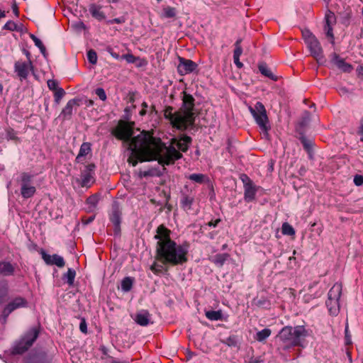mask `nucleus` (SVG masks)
Returning <instances> with one entry per match:
<instances>
[{"label": "nucleus", "mask_w": 363, "mask_h": 363, "mask_svg": "<svg viewBox=\"0 0 363 363\" xmlns=\"http://www.w3.org/2000/svg\"><path fill=\"white\" fill-rule=\"evenodd\" d=\"M150 270L154 272L155 274H158L160 272H161L162 269V264H159L156 262H154L151 266H150Z\"/></svg>", "instance_id": "obj_56"}, {"label": "nucleus", "mask_w": 363, "mask_h": 363, "mask_svg": "<svg viewBox=\"0 0 363 363\" xmlns=\"http://www.w3.org/2000/svg\"><path fill=\"white\" fill-rule=\"evenodd\" d=\"M187 178L198 184H203L208 180L207 176L203 174H191Z\"/></svg>", "instance_id": "obj_36"}, {"label": "nucleus", "mask_w": 363, "mask_h": 363, "mask_svg": "<svg viewBox=\"0 0 363 363\" xmlns=\"http://www.w3.org/2000/svg\"><path fill=\"white\" fill-rule=\"evenodd\" d=\"M125 18L123 17H120V18H113V19H111V20H108L107 21V23L108 24H113V23H118V24H121V23H125Z\"/></svg>", "instance_id": "obj_61"}, {"label": "nucleus", "mask_w": 363, "mask_h": 363, "mask_svg": "<svg viewBox=\"0 0 363 363\" xmlns=\"http://www.w3.org/2000/svg\"><path fill=\"white\" fill-rule=\"evenodd\" d=\"M121 208L118 201H113L111 206V211L109 218L114 225V234L118 235L121 233Z\"/></svg>", "instance_id": "obj_8"}, {"label": "nucleus", "mask_w": 363, "mask_h": 363, "mask_svg": "<svg viewBox=\"0 0 363 363\" xmlns=\"http://www.w3.org/2000/svg\"><path fill=\"white\" fill-rule=\"evenodd\" d=\"M42 258L48 265H56L62 268L65 265L64 258L57 254L52 255L47 254L44 250L41 251Z\"/></svg>", "instance_id": "obj_15"}, {"label": "nucleus", "mask_w": 363, "mask_h": 363, "mask_svg": "<svg viewBox=\"0 0 363 363\" xmlns=\"http://www.w3.org/2000/svg\"><path fill=\"white\" fill-rule=\"evenodd\" d=\"M141 106H142V109L140 111L139 115L140 116H144L147 114V108L149 106H148V104L145 101L142 103Z\"/></svg>", "instance_id": "obj_62"}, {"label": "nucleus", "mask_w": 363, "mask_h": 363, "mask_svg": "<svg viewBox=\"0 0 363 363\" xmlns=\"http://www.w3.org/2000/svg\"><path fill=\"white\" fill-rule=\"evenodd\" d=\"M99 199L97 195H92V196H89V198H87L86 202L90 206H91L93 207H96L99 202Z\"/></svg>", "instance_id": "obj_52"}, {"label": "nucleus", "mask_w": 363, "mask_h": 363, "mask_svg": "<svg viewBox=\"0 0 363 363\" xmlns=\"http://www.w3.org/2000/svg\"><path fill=\"white\" fill-rule=\"evenodd\" d=\"M91 152V144L89 142L83 143L79 148V153L76 157L75 161L77 163L82 162V158Z\"/></svg>", "instance_id": "obj_22"}, {"label": "nucleus", "mask_w": 363, "mask_h": 363, "mask_svg": "<svg viewBox=\"0 0 363 363\" xmlns=\"http://www.w3.org/2000/svg\"><path fill=\"white\" fill-rule=\"evenodd\" d=\"M113 134L127 145V150L130 154L128 162L133 167L138 162L157 160V153L160 150V146L150 151L148 145L149 135L145 131L134 137L133 129L128 124L123 123L118 125Z\"/></svg>", "instance_id": "obj_1"}, {"label": "nucleus", "mask_w": 363, "mask_h": 363, "mask_svg": "<svg viewBox=\"0 0 363 363\" xmlns=\"http://www.w3.org/2000/svg\"><path fill=\"white\" fill-rule=\"evenodd\" d=\"M33 69L26 62L16 61L14 64V72L22 81L27 79L29 70Z\"/></svg>", "instance_id": "obj_16"}, {"label": "nucleus", "mask_w": 363, "mask_h": 363, "mask_svg": "<svg viewBox=\"0 0 363 363\" xmlns=\"http://www.w3.org/2000/svg\"><path fill=\"white\" fill-rule=\"evenodd\" d=\"M173 108L168 106L165 108L164 116L166 119L169 121L171 125L177 129L178 124L181 125L182 118L180 116V112L172 113Z\"/></svg>", "instance_id": "obj_17"}, {"label": "nucleus", "mask_w": 363, "mask_h": 363, "mask_svg": "<svg viewBox=\"0 0 363 363\" xmlns=\"http://www.w3.org/2000/svg\"><path fill=\"white\" fill-rule=\"evenodd\" d=\"M76 277V272L72 268H69L67 273L64 274L62 276V280L66 281V282L69 285L72 286L74 281V279Z\"/></svg>", "instance_id": "obj_32"}, {"label": "nucleus", "mask_w": 363, "mask_h": 363, "mask_svg": "<svg viewBox=\"0 0 363 363\" xmlns=\"http://www.w3.org/2000/svg\"><path fill=\"white\" fill-rule=\"evenodd\" d=\"M28 305V301L26 298L18 296L10 301L5 307H4V313L5 315H10L13 311L21 308H25Z\"/></svg>", "instance_id": "obj_14"}, {"label": "nucleus", "mask_w": 363, "mask_h": 363, "mask_svg": "<svg viewBox=\"0 0 363 363\" xmlns=\"http://www.w3.org/2000/svg\"><path fill=\"white\" fill-rule=\"evenodd\" d=\"M176 9L167 6L163 9V16L165 18H174L176 16Z\"/></svg>", "instance_id": "obj_45"}, {"label": "nucleus", "mask_w": 363, "mask_h": 363, "mask_svg": "<svg viewBox=\"0 0 363 363\" xmlns=\"http://www.w3.org/2000/svg\"><path fill=\"white\" fill-rule=\"evenodd\" d=\"M271 333L272 331L269 328H264L256 333L255 339L258 342H262L270 336Z\"/></svg>", "instance_id": "obj_34"}, {"label": "nucleus", "mask_w": 363, "mask_h": 363, "mask_svg": "<svg viewBox=\"0 0 363 363\" xmlns=\"http://www.w3.org/2000/svg\"><path fill=\"white\" fill-rule=\"evenodd\" d=\"M333 26L325 25L323 30H324L326 37L329 39L330 43L334 45L335 44V36L333 34Z\"/></svg>", "instance_id": "obj_40"}, {"label": "nucleus", "mask_w": 363, "mask_h": 363, "mask_svg": "<svg viewBox=\"0 0 363 363\" xmlns=\"http://www.w3.org/2000/svg\"><path fill=\"white\" fill-rule=\"evenodd\" d=\"M258 69L260 73L264 77H268L273 81H277L278 77L272 73L265 62H259L258 65Z\"/></svg>", "instance_id": "obj_28"}, {"label": "nucleus", "mask_w": 363, "mask_h": 363, "mask_svg": "<svg viewBox=\"0 0 363 363\" xmlns=\"http://www.w3.org/2000/svg\"><path fill=\"white\" fill-rule=\"evenodd\" d=\"M77 101L78 100L77 99H71L69 100L66 106H65V108L62 109V112H61V115L63 116L64 119H69L72 115V109H73V106L75 105V104H77Z\"/></svg>", "instance_id": "obj_25"}, {"label": "nucleus", "mask_w": 363, "mask_h": 363, "mask_svg": "<svg viewBox=\"0 0 363 363\" xmlns=\"http://www.w3.org/2000/svg\"><path fill=\"white\" fill-rule=\"evenodd\" d=\"M36 189L32 185H21V194L23 199L31 198L35 193Z\"/></svg>", "instance_id": "obj_29"}, {"label": "nucleus", "mask_w": 363, "mask_h": 363, "mask_svg": "<svg viewBox=\"0 0 363 363\" xmlns=\"http://www.w3.org/2000/svg\"><path fill=\"white\" fill-rule=\"evenodd\" d=\"M299 140L301 144L303 146L304 150L308 152L309 158L312 159V148H313V141L310 139H308L305 135L304 133L300 132Z\"/></svg>", "instance_id": "obj_26"}, {"label": "nucleus", "mask_w": 363, "mask_h": 363, "mask_svg": "<svg viewBox=\"0 0 363 363\" xmlns=\"http://www.w3.org/2000/svg\"><path fill=\"white\" fill-rule=\"evenodd\" d=\"M100 9L101 6L94 4H91L89 9L91 16L99 21L104 20L106 17L104 12L101 11Z\"/></svg>", "instance_id": "obj_30"}, {"label": "nucleus", "mask_w": 363, "mask_h": 363, "mask_svg": "<svg viewBox=\"0 0 363 363\" xmlns=\"http://www.w3.org/2000/svg\"><path fill=\"white\" fill-rule=\"evenodd\" d=\"M179 115L182 118V121L181 125L178 124L177 130L184 131L194 125L195 116L193 111H184L183 113L180 112Z\"/></svg>", "instance_id": "obj_13"}, {"label": "nucleus", "mask_w": 363, "mask_h": 363, "mask_svg": "<svg viewBox=\"0 0 363 363\" xmlns=\"http://www.w3.org/2000/svg\"><path fill=\"white\" fill-rule=\"evenodd\" d=\"M194 202V195L192 191L189 189L188 186L185 185L184 189L180 192V206L183 210L188 211L191 209Z\"/></svg>", "instance_id": "obj_11"}, {"label": "nucleus", "mask_w": 363, "mask_h": 363, "mask_svg": "<svg viewBox=\"0 0 363 363\" xmlns=\"http://www.w3.org/2000/svg\"><path fill=\"white\" fill-rule=\"evenodd\" d=\"M95 93L101 101H105L106 100V99H107L106 94L103 88H101V87L97 88L95 90Z\"/></svg>", "instance_id": "obj_53"}, {"label": "nucleus", "mask_w": 363, "mask_h": 363, "mask_svg": "<svg viewBox=\"0 0 363 363\" xmlns=\"http://www.w3.org/2000/svg\"><path fill=\"white\" fill-rule=\"evenodd\" d=\"M241 42H242V38H238L234 44L235 50L233 51V57H240V55H242V48L240 45Z\"/></svg>", "instance_id": "obj_43"}, {"label": "nucleus", "mask_w": 363, "mask_h": 363, "mask_svg": "<svg viewBox=\"0 0 363 363\" xmlns=\"http://www.w3.org/2000/svg\"><path fill=\"white\" fill-rule=\"evenodd\" d=\"M248 109L260 129L267 133L270 129V125L269 124L267 111L263 104L260 101H257L254 107L249 106Z\"/></svg>", "instance_id": "obj_6"}, {"label": "nucleus", "mask_w": 363, "mask_h": 363, "mask_svg": "<svg viewBox=\"0 0 363 363\" xmlns=\"http://www.w3.org/2000/svg\"><path fill=\"white\" fill-rule=\"evenodd\" d=\"M3 28L5 30L13 31L17 30V25L13 21H9L4 26Z\"/></svg>", "instance_id": "obj_54"}, {"label": "nucleus", "mask_w": 363, "mask_h": 363, "mask_svg": "<svg viewBox=\"0 0 363 363\" xmlns=\"http://www.w3.org/2000/svg\"><path fill=\"white\" fill-rule=\"evenodd\" d=\"M220 342L230 347L240 348L241 338L236 335H230L225 340H221Z\"/></svg>", "instance_id": "obj_24"}, {"label": "nucleus", "mask_w": 363, "mask_h": 363, "mask_svg": "<svg viewBox=\"0 0 363 363\" xmlns=\"http://www.w3.org/2000/svg\"><path fill=\"white\" fill-rule=\"evenodd\" d=\"M39 335L36 328L29 329L21 338L15 343L12 349L13 354H21L26 352L34 343Z\"/></svg>", "instance_id": "obj_5"}, {"label": "nucleus", "mask_w": 363, "mask_h": 363, "mask_svg": "<svg viewBox=\"0 0 363 363\" xmlns=\"http://www.w3.org/2000/svg\"><path fill=\"white\" fill-rule=\"evenodd\" d=\"M87 59L90 64L95 65L97 62V54L94 50H89L87 52Z\"/></svg>", "instance_id": "obj_47"}, {"label": "nucleus", "mask_w": 363, "mask_h": 363, "mask_svg": "<svg viewBox=\"0 0 363 363\" xmlns=\"http://www.w3.org/2000/svg\"><path fill=\"white\" fill-rule=\"evenodd\" d=\"M15 267L8 261L0 262V275L4 277H9L14 274Z\"/></svg>", "instance_id": "obj_21"}, {"label": "nucleus", "mask_w": 363, "mask_h": 363, "mask_svg": "<svg viewBox=\"0 0 363 363\" xmlns=\"http://www.w3.org/2000/svg\"><path fill=\"white\" fill-rule=\"evenodd\" d=\"M182 101L184 111H194V99L191 94L184 91Z\"/></svg>", "instance_id": "obj_27"}, {"label": "nucleus", "mask_w": 363, "mask_h": 363, "mask_svg": "<svg viewBox=\"0 0 363 363\" xmlns=\"http://www.w3.org/2000/svg\"><path fill=\"white\" fill-rule=\"evenodd\" d=\"M240 179L243 184L244 188L245 186H250L254 184L253 182L252 181V179L245 174H240Z\"/></svg>", "instance_id": "obj_50"}, {"label": "nucleus", "mask_w": 363, "mask_h": 363, "mask_svg": "<svg viewBox=\"0 0 363 363\" xmlns=\"http://www.w3.org/2000/svg\"><path fill=\"white\" fill-rule=\"evenodd\" d=\"M308 333L304 326H285L277 335L278 340L282 344L284 350L301 346L302 341L307 337Z\"/></svg>", "instance_id": "obj_4"}, {"label": "nucleus", "mask_w": 363, "mask_h": 363, "mask_svg": "<svg viewBox=\"0 0 363 363\" xmlns=\"http://www.w3.org/2000/svg\"><path fill=\"white\" fill-rule=\"evenodd\" d=\"M65 91L62 88H59L57 90L55 91L54 94V101L55 102L58 104L62 97L65 96Z\"/></svg>", "instance_id": "obj_46"}, {"label": "nucleus", "mask_w": 363, "mask_h": 363, "mask_svg": "<svg viewBox=\"0 0 363 363\" xmlns=\"http://www.w3.org/2000/svg\"><path fill=\"white\" fill-rule=\"evenodd\" d=\"M354 183L357 186H362L363 184V176L361 174H356L354 177Z\"/></svg>", "instance_id": "obj_60"}, {"label": "nucleus", "mask_w": 363, "mask_h": 363, "mask_svg": "<svg viewBox=\"0 0 363 363\" xmlns=\"http://www.w3.org/2000/svg\"><path fill=\"white\" fill-rule=\"evenodd\" d=\"M309 118L306 117L303 118L301 121L298 123L296 127V131L300 134V132L303 133L305 127L308 124Z\"/></svg>", "instance_id": "obj_49"}, {"label": "nucleus", "mask_w": 363, "mask_h": 363, "mask_svg": "<svg viewBox=\"0 0 363 363\" xmlns=\"http://www.w3.org/2000/svg\"><path fill=\"white\" fill-rule=\"evenodd\" d=\"M48 88L52 91H55L58 87V82L55 79H48L47 82Z\"/></svg>", "instance_id": "obj_55"}, {"label": "nucleus", "mask_w": 363, "mask_h": 363, "mask_svg": "<svg viewBox=\"0 0 363 363\" xmlns=\"http://www.w3.org/2000/svg\"><path fill=\"white\" fill-rule=\"evenodd\" d=\"M106 51L116 60H122V55L113 52V48L111 47L106 48Z\"/></svg>", "instance_id": "obj_58"}, {"label": "nucleus", "mask_w": 363, "mask_h": 363, "mask_svg": "<svg viewBox=\"0 0 363 363\" xmlns=\"http://www.w3.org/2000/svg\"><path fill=\"white\" fill-rule=\"evenodd\" d=\"M198 65L194 61L185 59L184 57H179V65L177 66V71L180 75H186L196 71Z\"/></svg>", "instance_id": "obj_10"}, {"label": "nucleus", "mask_w": 363, "mask_h": 363, "mask_svg": "<svg viewBox=\"0 0 363 363\" xmlns=\"http://www.w3.org/2000/svg\"><path fill=\"white\" fill-rule=\"evenodd\" d=\"M342 294V286L340 284H335L329 290L328 294V300L325 302L326 306L330 315H337L340 311L339 300Z\"/></svg>", "instance_id": "obj_7"}, {"label": "nucleus", "mask_w": 363, "mask_h": 363, "mask_svg": "<svg viewBox=\"0 0 363 363\" xmlns=\"http://www.w3.org/2000/svg\"><path fill=\"white\" fill-rule=\"evenodd\" d=\"M192 142V138L186 135H182L179 140L176 138L171 140V144L167 146L165 144L160 145V150L157 153L158 163L164 165H171L174 164L175 161L182 158L183 155L179 152L174 145L183 152H186L190 144Z\"/></svg>", "instance_id": "obj_3"}, {"label": "nucleus", "mask_w": 363, "mask_h": 363, "mask_svg": "<svg viewBox=\"0 0 363 363\" xmlns=\"http://www.w3.org/2000/svg\"><path fill=\"white\" fill-rule=\"evenodd\" d=\"M357 135H363V116L360 118L359 121V125L357 129Z\"/></svg>", "instance_id": "obj_64"}, {"label": "nucleus", "mask_w": 363, "mask_h": 363, "mask_svg": "<svg viewBox=\"0 0 363 363\" xmlns=\"http://www.w3.org/2000/svg\"><path fill=\"white\" fill-rule=\"evenodd\" d=\"M331 62L344 72L349 73L352 70V66L346 62L345 60L341 58L337 53H333L331 55Z\"/></svg>", "instance_id": "obj_18"}, {"label": "nucleus", "mask_w": 363, "mask_h": 363, "mask_svg": "<svg viewBox=\"0 0 363 363\" xmlns=\"http://www.w3.org/2000/svg\"><path fill=\"white\" fill-rule=\"evenodd\" d=\"M16 134V132L13 128H9L6 130V137L9 140L18 139Z\"/></svg>", "instance_id": "obj_51"}, {"label": "nucleus", "mask_w": 363, "mask_h": 363, "mask_svg": "<svg viewBox=\"0 0 363 363\" xmlns=\"http://www.w3.org/2000/svg\"><path fill=\"white\" fill-rule=\"evenodd\" d=\"M253 302L259 308H268L270 306V302L265 297L255 298Z\"/></svg>", "instance_id": "obj_41"}, {"label": "nucleus", "mask_w": 363, "mask_h": 363, "mask_svg": "<svg viewBox=\"0 0 363 363\" xmlns=\"http://www.w3.org/2000/svg\"><path fill=\"white\" fill-rule=\"evenodd\" d=\"M79 330L83 333L86 334L87 333V325L85 319L84 318L80 322Z\"/></svg>", "instance_id": "obj_63"}, {"label": "nucleus", "mask_w": 363, "mask_h": 363, "mask_svg": "<svg viewBox=\"0 0 363 363\" xmlns=\"http://www.w3.org/2000/svg\"><path fill=\"white\" fill-rule=\"evenodd\" d=\"M306 45L311 52V55L315 58L319 64H323L325 61L323 50L320 43L316 37L306 43Z\"/></svg>", "instance_id": "obj_9"}, {"label": "nucleus", "mask_w": 363, "mask_h": 363, "mask_svg": "<svg viewBox=\"0 0 363 363\" xmlns=\"http://www.w3.org/2000/svg\"><path fill=\"white\" fill-rule=\"evenodd\" d=\"M156 257L163 264L182 265L188 260L189 245H178L170 238V230L161 225L156 230Z\"/></svg>", "instance_id": "obj_2"}, {"label": "nucleus", "mask_w": 363, "mask_h": 363, "mask_svg": "<svg viewBox=\"0 0 363 363\" xmlns=\"http://www.w3.org/2000/svg\"><path fill=\"white\" fill-rule=\"evenodd\" d=\"M325 25L334 26L336 23V16L330 10L328 9L325 15Z\"/></svg>", "instance_id": "obj_39"}, {"label": "nucleus", "mask_w": 363, "mask_h": 363, "mask_svg": "<svg viewBox=\"0 0 363 363\" xmlns=\"http://www.w3.org/2000/svg\"><path fill=\"white\" fill-rule=\"evenodd\" d=\"M33 178V175H32L28 172H23L21 174V185H30Z\"/></svg>", "instance_id": "obj_42"}, {"label": "nucleus", "mask_w": 363, "mask_h": 363, "mask_svg": "<svg viewBox=\"0 0 363 363\" xmlns=\"http://www.w3.org/2000/svg\"><path fill=\"white\" fill-rule=\"evenodd\" d=\"M48 355L45 352L30 354L27 363H49Z\"/></svg>", "instance_id": "obj_20"}, {"label": "nucleus", "mask_w": 363, "mask_h": 363, "mask_svg": "<svg viewBox=\"0 0 363 363\" xmlns=\"http://www.w3.org/2000/svg\"><path fill=\"white\" fill-rule=\"evenodd\" d=\"M150 316L147 310H141L137 313L135 321L141 326H147L150 323Z\"/></svg>", "instance_id": "obj_19"}, {"label": "nucleus", "mask_w": 363, "mask_h": 363, "mask_svg": "<svg viewBox=\"0 0 363 363\" xmlns=\"http://www.w3.org/2000/svg\"><path fill=\"white\" fill-rule=\"evenodd\" d=\"M30 37L33 40V41L34 42L35 45L37 48H38L39 49L40 48H42L43 46H44V45L43 44L42 41L38 37H36L35 35L30 34Z\"/></svg>", "instance_id": "obj_59"}, {"label": "nucleus", "mask_w": 363, "mask_h": 363, "mask_svg": "<svg viewBox=\"0 0 363 363\" xmlns=\"http://www.w3.org/2000/svg\"><path fill=\"white\" fill-rule=\"evenodd\" d=\"M206 318L210 320H220L223 318V313L219 311H208L205 313Z\"/></svg>", "instance_id": "obj_35"}, {"label": "nucleus", "mask_w": 363, "mask_h": 363, "mask_svg": "<svg viewBox=\"0 0 363 363\" xmlns=\"http://www.w3.org/2000/svg\"><path fill=\"white\" fill-rule=\"evenodd\" d=\"M282 233L286 235H294L295 230L294 228L288 223H284L281 227Z\"/></svg>", "instance_id": "obj_44"}, {"label": "nucleus", "mask_w": 363, "mask_h": 363, "mask_svg": "<svg viewBox=\"0 0 363 363\" xmlns=\"http://www.w3.org/2000/svg\"><path fill=\"white\" fill-rule=\"evenodd\" d=\"M302 35L306 44L315 37V35H313V33L308 29L303 30Z\"/></svg>", "instance_id": "obj_48"}, {"label": "nucleus", "mask_w": 363, "mask_h": 363, "mask_svg": "<svg viewBox=\"0 0 363 363\" xmlns=\"http://www.w3.org/2000/svg\"><path fill=\"white\" fill-rule=\"evenodd\" d=\"M133 278H131L130 277H125L121 281L122 291L124 292H128V291H130V289H132V286H133Z\"/></svg>", "instance_id": "obj_38"}, {"label": "nucleus", "mask_w": 363, "mask_h": 363, "mask_svg": "<svg viewBox=\"0 0 363 363\" xmlns=\"http://www.w3.org/2000/svg\"><path fill=\"white\" fill-rule=\"evenodd\" d=\"M96 165L94 163L89 164L85 166L84 169L82 172L81 177V186L83 187H87L90 186V184L94 180V171Z\"/></svg>", "instance_id": "obj_12"}, {"label": "nucleus", "mask_w": 363, "mask_h": 363, "mask_svg": "<svg viewBox=\"0 0 363 363\" xmlns=\"http://www.w3.org/2000/svg\"><path fill=\"white\" fill-rule=\"evenodd\" d=\"M125 60L128 63H134L136 57L132 54H125L122 55V60Z\"/></svg>", "instance_id": "obj_57"}, {"label": "nucleus", "mask_w": 363, "mask_h": 363, "mask_svg": "<svg viewBox=\"0 0 363 363\" xmlns=\"http://www.w3.org/2000/svg\"><path fill=\"white\" fill-rule=\"evenodd\" d=\"M9 294V286L6 281H0V306L4 303Z\"/></svg>", "instance_id": "obj_33"}, {"label": "nucleus", "mask_w": 363, "mask_h": 363, "mask_svg": "<svg viewBox=\"0 0 363 363\" xmlns=\"http://www.w3.org/2000/svg\"><path fill=\"white\" fill-rule=\"evenodd\" d=\"M138 175L140 178L160 176V170L158 168H150L145 171H140Z\"/></svg>", "instance_id": "obj_37"}, {"label": "nucleus", "mask_w": 363, "mask_h": 363, "mask_svg": "<svg viewBox=\"0 0 363 363\" xmlns=\"http://www.w3.org/2000/svg\"><path fill=\"white\" fill-rule=\"evenodd\" d=\"M229 255L227 253L217 254L211 258V262L217 267H221L228 259Z\"/></svg>", "instance_id": "obj_31"}, {"label": "nucleus", "mask_w": 363, "mask_h": 363, "mask_svg": "<svg viewBox=\"0 0 363 363\" xmlns=\"http://www.w3.org/2000/svg\"><path fill=\"white\" fill-rule=\"evenodd\" d=\"M257 186L255 184L244 188V199L246 202H252L255 199Z\"/></svg>", "instance_id": "obj_23"}]
</instances>
